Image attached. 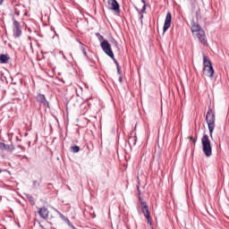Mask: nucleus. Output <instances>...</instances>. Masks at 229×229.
<instances>
[{
	"mask_svg": "<svg viewBox=\"0 0 229 229\" xmlns=\"http://www.w3.org/2000/svg\"><path fill=\"white\" fill-rule=\"evenodd\" d=\"M206 121L208 126L210 137H212V134L214 133V130L216 128V114L210 108L207 113Z\"/></svg>",
	"mask_w": 229,
	"mask_h": 229,
	"instance_id": "1",
	"label": "nucleus"
},
{
	"mask_svg": "<svg viewBox=\"0 0 229 229\" xmlns=\"http://www.w3.org/2000/svg\"><path fill=\"white\" fill-rule=\"evenodd\" d=\"M202 151L206 157H212V144L208 134H204L202 139Z\"/></svg>",
	"mask_w": 229,
	"mask_h": 229,
	"instance_id": "2",
	"label": "nucleus"
},
{
	"mask_svg": "<svg viewBox=\"0 0 229 229\" xmlns=\"http://www.w3.org/2000/svg\"><path fill=\"white\" fill-rule=\"evenodd\" d=\"M203 72L208 78H214V67L212 66V62L207 57V55L203 56Z\"/></svg>",
	"mask_w": 229,
	"mask_h": 229,
	"instance_id": "3",
	"label": "nucleus"
},
{
	"mask_svg": "<svg viewBox=\"0 0 229 229\" xmlns=\"http://www.w3.org/2000/svg\"><path fill=\"white\" fill-rule=\"evenodd\" d=\"M13 33L14 38H19L22 35V30L21 29V22L15 20V17H13Z\"/></svg>",
	"mask_w": 229,
	"mask_h": 229,
	"instance_id": "4",
	"label": "nucleus"
},
{
	"mask_svg": "<svg viewBox=\"0 0 229 229\" xmlns=\"http://www.w3.org/2000/svg\"><path fill=\"white\" fill-rule=\"evenodd\" d=\"M100 47L102 51L110 56V58H114V52L112 51V45L108 43V40L105 39L103 42L100 43Z\"/></svg>",
	"mask_w": 229,
	"mask_h": 229,
	"instance_id": "5",
	"label": "nucleus"
},
{
	"mask_svg": "<svg viewBox=\"0 0 229 229\" xmlns=\"http://www.w3.org/2000/svg\"><path fill=\"white\" fill-rule=\"evenodd\" d=\"M36 101L39 103L40 106H47V108H49V102L47 101V99H46V95L40 93L38 94L36 97Z\"/></svg>",
	"mask_w": 229,
	"mask_h": 229,
	"instance_id": "6",
	"label": "nucleus"
},
{
	"mask_svg": "<svg viewBox=\"0 0 229 229\" xmlns=\"http://www.w3.org/2000/svg\"><path fill=\"white\" fill-rule=\"evenodd\" d=\"M107 4L110 10H113V12H115L116 13H121L120 5L119 3H117V0H107Z\"/></svg>",
	"mask_w": 229,
	"mask_h": 229,
	"instance_id": "7",
	"label": "nucleus"
},
{
	"mask_svg": "<svg viewBox=\"0 0 229 229\" xmlns=\"http://www.w3.org/2000/svg\"><path fill=\"white\" fill-rule=\"evenodd\" d=\"M171 21H173V16L171 15V13L168 12L166 13L164 27H163L164 33H165V31H167L169 28H171Z\"/></svg>",
	"mask_w": 229,
	"mask_h": 229,
	"instance_id": "8",
	"label": "nucleus"
},
{
	"mask_svg": "<svg viewBox=\"0 0 229 229\" xmlns=\"http://www.w3.org/2000/svg\"><path fill=\"white\" fill-rule=\"evenodd\" d=\"M198 40L203 44V46H208V42L207 41V36L205 35V30H200L199 32L195 34Z\"/></svg>",
	"mask_w": 229,
	"mask_h": 229,
	"instance_id": "9",
	"label": "nucleus"
},
{
	"mask_svg": "<svg viewBox=\"0 0 229 229\" xmlns=\"http://www.w3.org/2000/svg\"><path fill=\"white\" fill-rule=\"evenodd\" d=\"M38 214H39V216L42 219H47L49 217V209H47L46 207L39 208Z\"/></svg>",
	"mask_w": 229,
	"mask_h": 229,
	"instance_id": "10",
	"label": "nucleus"
},
{
	"mask_svg": "<svg viewBox=\"0 0 229 229\" xmlns=\"http://www.w3.org/2000/svg\"><path fill=\"white\" fill-rule=\"evenodd\" d=\"M141 205L143 208H141L146 219H149L151 217V215L149 213V207L148 206L147 202L141 201Z\"/></svg>",
	"mask_w": 229,
	"mask_h": 229,
	"instance_id": "11",
	"label": "nucleus"
},
{
	"mask_svg": "<svg viewBox=\"0 0 229 229\" xmlns=\"http://www.w3.org/2000/svg\"><path fill=\"white\" fill-rule=\"evenodd\" d=\"M203 30L201 29V26L199 24L193 21V24H191V32L193 35H196V33H199Z\"/></svg>",
	"mask_w": 229,
	"mask_h": 229,
	"instance_id": "12",
	"label": "nucleus"
},
{
	"mask_svg": "<svg viewBox=\"0 0 229 229\" xmlns=\"http://www.w3.org/2000/svg\"><path fill=\"white\" fill-rule=\"evenodd\" d=\"M10 57L7 55H0V64H8Z\"/></svg>",
	"mask_w": 229,
	"mask_h": 229,
	"instance_id": "13",
	"label": "nucleus"
},
{
	"mask_svg": "<svg viewBox=\"0 0 229 229\" xmlns=\"http://www.w3.org/2000/svg\"><path fill=\"white\" fill-rule=\"evenodd\" d=\"M77 42H79V44L81 46V51L83 53L85 58H87V60H89V55H87V49H85V45H83L82 42L80 40H77Z\"/></svg>",
	"mask_w": 229,
	"mask_h": 229,
	"instance_id": "14",
	"label": "nucleus"
},
{
	"mask_svg": "<svg viewBox=\"0 0 229 229\" xmlns=\"http://www.w3.org/2000/svg\"><path fill=\"white\" fill-rule=\"evenodd\" d=\"M14 150H15V147L13 146V144L5 145V151H7L8 153H12Z\"/></svg>",
	"mask_w": 229,
	"mask_h": 229,
	"instance_id": "15",
	"label": "nucleus"
},
{
	"mask_svg": "<svg viewBox=\"0 0 229 229\" xmlns=\"http://www.w3.org/2000/svg\"><path fill=\"white\" fill-rule=\"evenodd\" d=\"M72 153H80V147L75 145L70 148Z\"/></svg>",
	"mask_w": 229,
	"mask_h": 229,
	"instance_id": "16",
	"label": "nucleus"
},
{
	"mask_svg": "<svg viewBox=\"0 0 229 229\" xmlns=\"http://www.w3.org/2000/svg\"><path fill=\"white\" fill-rule=\"evenodd\" d=\"M57 213L59 214V217L64 221V223H70L69 218H67L65 216H64V214L60 213V211H57Z\"/></svg>",
	"mask_w": 229,
	"mask_h": 229,
	"instance_id": "17",
	"label": "nucleus"
},
{
	"mask_svg": "<svg viewBox=\"0 0 229 229\" xmlns=\"http://www.w3.org/2000/svg\"><path fill=\"white\" fill-rule=\"evenodd\" d=\"M96 37H97V38H98L99 42L105 41V37H103V35H101L99 32L96 33Z\"/></svg>",
	"mask_w": 229,
	"mask_h": 229,
	"instance_id": "18",
	"label": "nucleus"
},
{
	"mask_svg": "<svg viewBox=\"0 0 229 229\" xmlns=\"http://www.w3.org/2000/svg\"><path fill=\"white\" fill-rule=\"evenodd\" d=\"M38 187H40V182L38 181H33V188L37 189Z\"/></svg>",
	"mask_w": 229,
	"mask_h": 229,
	"instance_id": "19",
	"label": "nucleus"
},
{
	"mask_svg": "<svg viewBox=\"0 0 229 229\" xmlns=\"http://www.w3.org/2000/svg\"><path fill=\"white\" fill-rule=\"evenodd\" d=\"M0 149L2 151H4L6 149V144L3 143V142H0Z\"/></svg>",
	"mask_w": 229,
	"mask_h": 229,
	"instance_id": "20",
	"label": "nucleus"
},
{
	"mask_svg": "<svg viewBox=\"0 0 229 229\" xmlns=\"http://www.w3.org/2000/svg\"><path fill=\"white\" fill-rule=\"evenodd\" d=\"M28 199L32 203V205H35V200H33V196L31 195H27Z\"/></svg>",
	"mask_w": 229,
	"mask_h": 229,
	"instance_id": "21",
	"label": "nucleus"
},
{
	"mask_svg": "<svg viewBox=\"0 0 229 229\" xmlns=\"http://www.w3.org/2000/svg\"><path fill=\"white\" fill-rule=\"evenodd\" d=\"M112 60L114 62L116 67H121V65H119V62H117V59L114 57V55H113Z\"/></svg>",
	"mask_w": 229,
	"mask_h": 229,
	"instance_id": "22",
	"label": "nucleus"
},
{
	"mask_svg": "<svg viewBox=\"0 0 229 229\" xmlns=\"http://www.w3.org/2000/svg\"><path fill=\"white\" fill-rule=\"evenodd\" d=\"M117 69V73L121 76L123 74V71H121V66L116 67Z\"/></svg>",
	"mask_w": 229,
	"mask_h": 229,
	"instance_id": "23",
	"label": "nucleus"
},
{
	"mask_svg": "<svg viewBox=\"0 0 229 229\" xmlns=\"http://www.w3.org/2000/svg\"><path fill=\"white\" fill-rule=\"evenodd\" d=\"M148 221V225H149L151 226V225H153V223L151 222V216H148V218H147Z\"/></svg>",
	"mask_w": 229,
	"mask_h": 229,
	"instance_id": "24",
	"label": "nucleus"
},
{
	"mask_svg": "<svg viewBox=\"0 0 229 229\" xmlns=\"http://www.w3.org/2000/svg\"><path fill=\"white\" fill-rule=\"evenodd\" d=\"M141 13H146V4H144L141 8Z\"/></svg>",
	"mask_w": 229,
	"mask_h": 229,
	"instance_id": "25",
	"label": "nucleus"
},
{
	"mask_svg": "<svg viewBox=\"0 0 229 229\" xmlns=\"http://www.w3.org/2000/svg\"><path fill=\"white\" fill-rule=\"evenodd\" d=\"M190 140H192L194 144H196V139L190 137Z\"/></svg>",
	"mask_w": 229,
	"mask_h": 229,
	"instance_id": "26",
	"label": "nucleus"
},
{
	"mask_svg": "<svg viewBox=\"0 0 229 229\" xmlns=\"http://www.w3.org/2000/svg\"><path fill=\"white\" fill-rule=\"evenodd\" d=\"M118 80L120 83H123V76H120Z\"/></svg>",
	"mask_w": 229,
	"mask_h": 229,
	"instance_id": "27",
	"label": "nucleus"
},
{
	"mask_svg": "<svg viewBox=\"0 0 229 229\" xmlns=\"http://www.w3.org/2000/svg\"><path fill=\"white\" fill-rule=\"evenodd\" d=\"M144 19V15L143 14H140V20L141 21V22H142V20Z\"/></svg>",
	"mask_w": 229,
	"mask_h": 229,
	"instance_id": "28",
	"label": "nucleus"
},
{
	"mask_svg": "<svg viewBox=\"0 0 229 229\" xmlns=\"http://www.w3.org/2000/svg\"><path fill=\"white\" fill-rule=\"evenodd\" d=\"M3 3H4V0H0V6H2Z\"/></svg>",
	"mask_w": 229,
	"mask_h": 229,
	"instance_id": "29",
	"label": "nucleus"
},
{
	"mask_svg": "<svg viewBox=\"0 0 229 229\" xmlns=\"http://www.w3.org/2000/svg\"><path fill=\"white\" fill-rule=\"evenodd\" d=\"M141 3L144 4H146V0H141Z\"/></svg>",
	"mask_w": 229,
	"mask_h": 229,
	"instance_id": "30",
	"label": "nucleus"
},
{
	"mask_svg": "<svg viewBox=\"0 0 229 229\" xmlns=\"http://www.w3.org/2000/svg\"><path fill=\"white\" fill-rule=\"evenodd\" d=\"M18 148H19L20 149H23V148H22L21 145H18Z\"/></svg>",
	"mask_w": 229,
	"mask_h": 229,
	"instance_id": "31",
	"label": "nucleus"
},
{
	"mask_svg": "<svg viewBox=\"0 0 229 229\" xmlns=\"http://www.w3.org/2000/svg\"><path fill=\"white\" fill-rule=\"evenodd\" d=\"M114 46L117 47V46H118L117 41H114Z\"/></svg>",
	"mask_w": 229,
	"mask_h": 229,
	"instance_id": "32",
	"label": "nucleus"
},
{
	"mask_svg": "<svg viewBox=\"0 0 229 229\" xmlns=\"http://www.w3.org/2000/svg\"><path fill=\"white\" fill-rule=\"evenodd\" d=\"M51 30H52V31H55V28L54 27H51Z\"/></svg>",
	"mask_w": 229,
	"mask_h": 229,
	"instance_id": "33",
	"label": "nucleus"
},
{
	"mask_svg": "<svg viewBox=\"0 0 229 229\" xmlns=\"http://www.w3.org/2000/svg\"><path fill=\"white\" fill-rule=\"evenodd\" d=\"M31 146V141H29V147H30Z\"/></svg>",
	"mask_w": 229,
	"mask_h": 229,
	"instance_id": "34",
	"label": "nucleus"
},
{
	"mask_svg": "<svg viewBox=\"0 0 229 229\" xmlns=\"http://www.w3.org/2000/svg\"><path fill=\"white\" fill-rule=\"evenodd\" d=\"M140 201H142V198L139 197Z\"/></svg>",
	"mask_w": 229,
	"mask_h": 229,
	"instance_id": "35",
	"label": "nucleus"
},
{
	"mask_svg": "<svg viewBox=\"0 0 229 229\" xmlns=\"http://www.w3.org/2000/svg\"><path fill=\"white\" fill-rule=\"evenodd\" d=\"M2 173H3V169L0 168V174H2Z\"/></svg>",
	"mask_w": 229,
	"mask_h": 229,
	"instance_id": "36",
	"label": "nucleus"
},
{
	"mask_svg": "<svg viewBox=\"0 0 229 229\" xmlns=\"http://www.w3.org/2000/svg\"><path fill=\"white\" fill-rule=\"evenodd\" d=\"M25 137H28V133H25Z\"/></svg>",
	"mask_w": 229,
	"mask_h": 229,
	"instance_id": "37",
	"label": "nucleus"
}]
</instances>
